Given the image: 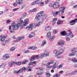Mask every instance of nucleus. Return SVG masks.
<instances>
[{
    "mask_svg": "<svg viewBox=\"0 0 77 77\" xmlns=\"http://www.w3.org/2000/svg\"><path fill=\"white\" fill-rule=\"evenodd\" d=\"M5 65L6 63H3L0 66V68H5Z\"/></svg>",
    "mask_w": 77,
    "mask_h": 77,
    "instance_id": "393cba45",
    "label": "nucleus"
},
{
    "mask_svg": "<svg viewBox=\"0 0 77 77\" xmlns=\"http://www.w3.org/2000/svg\"><path fill=\"white\" fill-rule=\"evenodd\" d=\"M28 60H25L24 61H23L22 62V64H23V65H24L25 64H26L28 62Z\"/></svg>",
    "mask_w": 77,
    "mask_h": 77,
    "instance_id": "bb28decb",
    "label": "nucleus"
},
{
    "mask_svg": "<svg viewBox=\"0 0 77 77\" xmlns=\"http://www.w3.org/2000/svg\"><path fill=\"white\" fill-rule=\"evenodd\" d=\"M33 27H34V24L31 23L28 26V30H32Z\"/></svg>",
    "mask_w": 77,
    "mask_h": 77,
    "instance_id": "f8f14e48",
    "label": "nucleus"
},
{
    "mask_svg": "<svg viewBox=\"0 0 77 77\" xmlns=\"http://www.w3.org/2000/svg\"><path fill=\"white\" fill-rule=\"evenodd\" d=\"M49 53H48L47 54H41L39 55V59H42L44 57L48 56Z\"/></svg>",
    "mask_w": 77,
    "mask_h": 77,
    "instance_id": "423d86ee",
    "label": "nucleus"
},
{
    "mask_svg": "<svg viewBox=\"0 0 77 77\" xmlns=\"http://www.w3.org/2000/svg\"><path fill=\"white\" fill-rule=\"evenodd\" d=\"M43 14V11H41L36 15L35 18V20H37V21H38V20H39L40 18H41V16Z\"/></svg>",
    "mask_w": 77,
    "mask_h": 77,
    "instance_id": "20e7f679",
    "label": "nucleus"
},
{
    "mask_svg": "<svg viewBox=\"0 0 77 77\" xmlns=\"http://www.w3.org/2000/svg\"><path fill=\"white\" fill-rule=\"evenodd\" d=\"M74 67H76V68H77V64H75L74 65Z\"/></svg>",
    "mask_w": 77,
    "mask_h": 77,
    "instance_id": "774afa93",
    "label": "nucleus"
},
{
    "mask_svg": "<svg viewBox=\"0 0 77 77\" xmlns=\"http://www.w3.org/2000/svg\"><path fill=\"white\" fill-rule=\"evenodd\" d=\"M64 51V50L61 49L59 51V52H59L58 53H60V54H61V53H63V52Z\"/></svg>",
    "mask_w": 77,
    "mask_h": 77,
    "instance_id": "c9c22d12",
    "label": "nucleus"
},
{
    "mask_svg": "<svg viewBox=\"0 0 77 77\" xmlns=\"http://www.w3.org/2000/svg\"><path fill=\"white\" fill-rule=\"evenodd\" d=\"M24 39V37H23V36L19 37L17 38L16 40H14V42H17L20 41Z\"/></svg>",
    "mask_w": 77,
    "mask_h": 77,
    "instance_id": "6e6552de",
    "label": "nucleus"
},
{
    "mask_svg": "<svg viewBox=\"0 0 77 77\" xmlns=\"http://www.w3.org/2000/svg\"><path fill=\"white\" fill-rule=\"evenodd\" d=\"M72 32H70L69 33H67L65 31H63L61 32V34L62 36H65V35H68L69 36L70 35H72Z\"/></svg>",
    "mask_w": 77,
    "mask_h": 77,
    "instance_id": "39448f33",
    "label": "nucleus"
},
{
    "mask_svg": "<svg viewBox=\"0 0 77 77\" xmlns=\"http://www.w3.org/2000/svg\"><path fill=\"white\" fill-rule=\"evenodd\" d=\"M57 20V18L53 19L52 21L53 23L54 24H56V21Z\"/></svg>",
    "mask_w": 77,
    "mask_h": 77,
    "instance_id": "a878e982",
    "label": "nucleus"
},
{
    "mask_svg": "<svg viewBox=\"0 0 77 77\" xmlns=\"http://www.w3.org/2000/svg\"><path fill=\"white\" fill-rule=\"evenodd\" d=\"M75 54H69V56H74L75 55Z\"/></svg>",
    "mask_w": 77,
    "mask_h": 77,
    "instance_id": "79ce46f5",
    "label": "nucleus"
},
{
    "mask_svg": "<svg viewBox=\"0 0 77 77\" xmlns=\"http://www.w3.org/2000/svg\"><path fill=\"white\" fill-rule=\"evenodd\" d=\"M13 72H14V74H18V71H17L14 70Z\"/></svg>",
    "mask_w": 77,
    "mask_h": 77,
    "instance_id": "3c124183",
    "label": "nucleus"
},
{
    "mask_svg": "<svg viewBox=\"0 0 77 77\" xmlns=\"http://www.w3.org/2000/svg\"><path fill=\"white\" fill-rule=\"evenodd\" d=\"M29 49H30V50H36L37 49V48L36 47L32 46L31 47H29Z\"/></svg>",
    "mask_w": 77,
    "mask_h": 77,
    "instance_id": "6ab92c4d",
    "label": "nucleus"
},
{
    "mask_svg": "<svg viewBox=\"0 0 77 77\" xmlns=\"http://www.w3.org/2000/svg\"><path fill=\"white\" fill-rule=\"evenodd\" d=\"M15 50V48L14 47H12L11 48V51H14Z\"/></svg>",
    "mask_w": 77,
    "mask_h": 77,
    "instance_id": "a19ab883",
    "label": "nucleus"
},
{
    "mask_svg": "<svg viewBox=\"0 0 77 77\" xmlns=\"http://www.w3.org/2000/svg\"><path fill=\"white\" fill-rule=\"evenodd\" d=\"M54 38H55V35H54L50 38L49 37V38H48V39H49L51 41H53L54 39Z\"/></svg>",
    "mask_w": 77,
    "mask_h": 77,
    "instance_id": "aec40b11",
    "label": "nucleus"
},
{
    "mask_svg": "<svg viewBox=\"0 0 77 77\" xmlns=\"http://www.w3.org/2000/svg\"><path fill=\"white\" fill-rule=\"evenodd\" d=\"M56 67H57V66H56L54 65H53V67L52 68V69H55L56 68Z\"/></svg>",
    "mask_w": 77,
    "mask_h": 77,
    "instance_id": "6e6d98bb",
    "label": "nucleus"
},
{
    "mask_svg": "<svg viewBox=\"0 0 77 77\" xmlns=\"http://www.w3.org/2000/svg\"><path fill=\"white\" fill-rule=\"evenodd\" d=\"M61 57H62V56H60L57 57V59H60V58H61Z\"/></svg>",
    "mask_w": 77,
    "mask_h": 77,
    "instance_id": "338daca9",
    "label": "nucleus"
},
{
    "mask_svg": "<svg viewBox=\"0 0 77 77\" xmlns=\"http://www.w3.org/2000/svg\"><path fill=\"white\" fill-rule=\"evenodd\" d=\"M17 72H18V74L19 73H21V72H23V70H22V69H19Z\"/></svg>",
    "mask_w": 77,
    "mask_h": 77,
    "instance_id": "ea45409f",
    "label": "nucleus"
},
{
    "mask_svg": "<svg viewBox=\"0 0 77 77\" xmlns=\"http://www.w3.org/2000/svg\"><path fill=\"white\" fill-rule=\"evenodd\" d=\"M36 11H37V9H36V8H34L32 10V11L33 12H36Z\"/></svg>",
    "mask_w": 77,
    "mask_h": 77,
    "instance_id": "864d4df0",
    "label": "nucleus"
},
{
    "mask_svg": "<svg viewBox=\"0 0 77 77\" xmlns=\"http://www.w3.org/2000/svg\"><path fill=\"white\" fill-rule=\"evenodd\" d=\"M23 0H16V2L19 5H22L23 4Z\"/></svg>",
    "mask_w": 77,
    "mask_h": 77,
    "instance_id": "2eb2a0df",
    "label": "nucleus"
},
{
    "mask_svg": "<svg viewBox=\"0 0 77 77\" xmlns=\"http://www.w3.org/2000/svg\"><path fill=\"white\" fill-rule=\"evenodd\" d=\"M54 63V61L52 60L49 62L47 63V65H46V66H49L50 64H52Z\"/></svg>",
    "mask_w": 77,
    "mask_h": 77,
    "instance_id": "f3484780",
    "label": "nucleus"
},
{
    "mask_svg": "<svg viewBox=\"0 0 77 77\" xmlns=\"http://www.w3.org/2000/svg\"><path fill=\"white\" fill-rule=\"evenodd\" d=\"M22 69V70L23 71V70L24 71H27V68H26L25 67H23L22 69Z\"/></svg>",
    "mask_w": 77,
    "mask_h": 77,
    "instance_id": "e433bc0d",
    "label": "nucleus"
},
{
    "mask_svg": "<svg viewBox=\"0 0 77 77\" xmlns=\"http://www.w3.org/2000/svg\"><path fill=\"white\" fill-rule=\"evenodd\" d=\"M25 7H26L25 5H23L22 6L21 9H23V8H24Z\"/></svg>",
    "mask_w": 77,
    "mask_h": 77,
    "instance_id": "603ef678",
    "label": "nucleus"
},
{
    "mask_svg": "<svg viewBox=\"0 0 77 77\" xmlns=\"http://www.w3.org/2000/svg\"><path fill=\"white\" fill-rule=\"evenodd\" d=\"M76 73H77V70L75 72H72L71 73V74L74 75V74H75Z\"/></svg>",
    "mask_w": 77,
    "mask_h": 77,
    "instance_id": "58836bf2",
    "label": "nucleus"
},
{
    "mask_svg": "<svg viewBox=\"0 0 77 77\" xmlns=\"http://www.w3.org/2000/svg\"><path fill=\"white\" fill-rule=\"evenodd\" d=\"M62 66H63V65H62V64H61L60 66H58V68H62Z\"/></svg>",
    "mask_w": 77,
    "mask_h": 77,
    "instance_id": "09e8293b",
    "label": "nucleus"
},
{
    "mask_svg": "<svg viewBox=\"0 0 77 77\" xmlns=\"http://www.w3.org/2000/svg\"><path fill=\"white\" fill-rule=\"evenodd\" d=\"M50 26H46V27H45V30H47V31H48V30H50Z\"/></svg>",
    "mask_w": 77,
    "mask_h": 77,
    "instance_id": "c756f323",
    "label": "nucleus"
},
{
    "mask_svg": "<svg viewBox=\"0 0 77 77\" xmlns=\"http://www.w3.org/2000/svg\"><path fill=\"white\" fill-rule=\"evenodd\" d=\"M46 42H46L45 41H43L42 42V43L41 45V47H44V45H45V44H46Z\"/></svg>",
    "mask_w": 77,
    "mask_h": 77,
    "instance_id": "7c9ffc66",
    "label": "nucleus"
},
{
    "mask_svg": "<svg viewBox=\"0 0 77 77\" xmlns=\"http://www.w3.org/2000/svg\"><path fill=\"white\" fill-rule=\"evenodd\" d=\"M32 62V64L34 65H35V64H36V63H37V62H36V61H34Z\"/></svg>",
    "mask_w": 77,
    "mask_h": 77,
    "instance_id": "8fccbe9b",
    "label": "nucleus"
},
{
    "mask_svg": "<svg viewBox=\"0 0 77 77\" xmlns=\"http://www.w3.org/2000/svg\"><path fill=\"white\" fill-rule=\"evenodd\" d=\"M19 28V25L18 24H16L15 23L13 22L11 24V26L9 27V29L10 32L11 33H14L15 31L17 30Z\"/></svg>",
    "mask_w": 77,
    "mask_h": 77,
    "instance_id": "f257e3e1",
    "label": "nucleus"
},
{
    "mask_svg": "<svg viewBox=\"0 0 77 77\" xmlns=\"http://www.w3.org/2000/svg\"><path fill=\"white\" fill-rule=\"evenodd\" d=\"M68 35H67L66 36V41H70V38L68 37Z\"/></svg>",
    "mask_w": 77,
    "mask_h": 77,
    "instance_id": "473e14b6",
    "label": "nucleus"
},
{
    "mask_svg": "<svg viewBox=\"0 0 77 77\" xmlns=\"http://www.w3.org/2000/svg\"><path fill=\"white\" fill-rule=\"evenodd\" d=\"M43 14H42V15L41 16V17H42V20L41 21L43 23L44 21V20L46 19L47 18V16H45V15H44V11H43Z\"/></svg>",
    "mask_w": 77,
    "mask_h": 77,
    "instance_id": "9d476101",
    "label": "nucleus"
},
{
    "mask_svg": "<svg viewBox=\"0 0 77 77\" xmlns=\"http://www.w3.org/2000/svg\"><path fill=\"white\" fill-rule=\"evenodd\" d=\"M33 35H29V38H32V37H33Z\"/></svg>",
    "mask_w": 77,
    "mask_h": 77,
    "instance_id": "680f3d73",
    "label": "nucleus"
},
{
    "mask_svg": "<svg viewBox=\"0 0 77 77\" xmlns=\"http://www.w3.org/2000/svg\"><path fill=\"white\" fill-rule=\"evenodd\" d=\"M29 52V50H27L26 51H25L24 52L25 53H27Z\"/></svg>",
    "mask_w": 77,
    "mask_h": 77,
    "instance_id": "5fc2aeb1",
    "label": "nucleus"
},
{
    "mask_svg": "<svg viewBox=\"0 0 77 77\" xmlns=\"http://www.w3.org/2000/svg\"><path fill=\"white\" fill-rule=\"evenodd\" d=\"M32 64L33 63H32V62L31 61L30 62H29L28 64L29 66H32Z\"/></svg>",
    "mask_w": 77,
    "mask_h": 77,
    "instance_id": "49530a36",
    "label": "nucleus"
},
{
    "mask_svg": "<svg viewBox=\"0 0 77 77\" xmlns=\"http://www.w3.org/2000/svg\"><path fill=\"white\" fill-rule=\"evenodd\" d=\"M28 21H29V19H26L25 20L24 24L22 26H21V29L24 28V26H26L27 25V24H28Z\"/></svg>",
    "mask_w": 77,
    "mask_h": 77,
    "instance_id": "0eeeda50",
    "label": "nucleus"
},
{
    "mask_svg": "<svg viewBox=\"0 0 77 77\" xmlns=\"http://www.w3.org/2000/svg\"><path fill=\"white\" fill-rule=\"evenodd\" d=\"M65 9V8L63 7H60L59 8L60 11H57L56 12L53 13V15L54 17H56L58 14H59L60 15H62L64 13V10Z\"/></svg>",
    "mask_w": 77,
    "mask_h": 77,
    "instance_id": "f03ea898",
    "label": "nucleus"
},
{
    "mask_svg": "<svg viewBox=\"0 0 77 77\" xmlns=\"http://www.w3.org/2000/svg\"><path fill=\"white\" fill-rule=\"evenodd\" d=\"M17 5H17V4L16 3H14V4H13V6H17Z\"/></svg>",
    "mask_w": 77,
    "mask_h": 77,
    "instance_id": "052dcab7",
    "label": "nucleus"
},
{
    "mask_svg": "<svg viewBox=\"0 0 77 77\" xmlns=\"http://www.w3.org/2000/svg\"><path fill=\"white\" fill-rule=\"evenodd\" d=\"M45 74H46V77H50V76H51V74L47 72H46Z\"/></svg>",
    "mask_w": 77,
    "mask_h": 77,
    "instance_id": "72a5a7b5",
    "label": "nucleus"
},
{
    "mask_svg": "<svg viewBox=\"0 0 77 77\" xmlns=\"http://www.w3.org/2000/svg\"><path fill=\"white\" fill-rule=\"evenodd\" d=\"M54 5V4L50 3L49 4V6H51V7H53Z\"/></svg>",
    "mask_w": 77,
    "mask_h": 77,
    "instance_id": "c03bdc74",
    "label": "nucleus"
},
{
    "mask_svg": "<svg viewBox=\"0 0 77 77\" xmlns=\"http://www.w3.org/2000/svg\"><path fill=\"white\" fill-rule=\"evenodd\" d=\"M18 9H19V8H14L13 9V11H17L18 10Z\"/></svg>",
    "mask_w": 77,
    "mask_h": 77,
    "instance_id": "de8ad7c7",
    "label": "nucleus"
},
{
    "mask_svg": "<svg viewBox=\"0 0 77 77\" xmlns=\"http://www.w3.org/2000/svg\"><path fill=\"white\" fill-rule=\"evenodd\" d=\"M32 68V67H30V66H28V71H31V68Z\"/></svg>",
    "mask_w": 77,
    "mask_h": 77,
    "instance_id": "4c0bfd02",
    "label": "nucleus"
},
{
    "mask_svg": "<svg viewBox=\"0 0 77 77\" xmlns=\"http://www.w3.org/2000/svg\"><path fill=\"white\" fill-rule=\"evenodd\" d=\"M77 20V19H75L72 20L70 22V24L71 25H74V24H75V22H76V21Z\"/></svg>",
    "mask_w": 77,
    "mask_h": 77,
    "instance_id": "dca6fc26",
    "label": "nucleus"
},
{
    "mask_svg": "<svg viewBox=\"0 0 77 77\" xmlns=\"http://www.w3.org/2000/svg\"><path fill=\"white\" fill-rule=\"evenodd\" d=\"M11 20H8L7 21V23H10V22H11Z\"/></svg>",
    "mask_w": 77,
    "mask_h": 77,
    "instance_id": "e2e57ef3",
    "label": "nucleus"
},
{
    "mask_svg": "<svg viewBox=\"0 0 77 77\" xmlns=\"http://www.w3.org/2000/svg\"><path fill=\"white\" fill-rule=\"evenodd\" d=\"M60 74L56 73V74L54 75V77H60Z\"/></svg>",
    "mask_w": 77,
    "mask_h": 77,
    "instance_id": "f704fd0d",
    "label": "nucleus"
},
{
    "mask_svg": "<svg viewBox=\"0 0 77 77\" xmlns=\"http://www.w3.org/2000/svg\"><path fill=\"white\" fill-rule=\"evenodd\" d=\"M10 57L8 54H6L4 55L2 59L3 60H6V59H8Z\"/></svg>",
    "mask_w": 77,
    "mask_h": 77,
    "instance_id": "9b49d317",
    "label": "nucleus"
},
{
    "mask_svg": "<svg viewBox=\"0 0 77 77\" xmlns=\"http://www.w3.org/2000/svg\"><path fill=\"white\" fill-rule=\"evenodd\" d=\"M51 36V32H49L47 33V38H50V36Z\"/></svg>",
    "mask_w": 77,
    "mask_h": 77,
    "instance_id": "5701e85b",
    "label": "nucleus"
},
{
    "mask_svg": "<svg viewBox=\"0 0 77 77\" xmlns=\"http://www.w3.org/2000/svg\"><path fill=\"white\" fill-rule=\"evenodd\" d=\"M43 0H36L35 2H33L32 4V5H36V4H38L40 6H42L44 5V3L43 2H42Z\"/></svg>",
    "mask_w": 77,
    "mask_h": 77,
    "instance_id": "7ed1b4c3",
    "label": "nucleus"
},
{
    "mask_svg": "<svg viewBox=\"0 0 77 77\" xmlns=\"http://www.w3.org/2000/svg\"><path fill=\"white\" fill-rule=\"evenodd\" d=\"M42 72H41V71L40 70H39L38 71H37V74L38 75H41L42 74Z\"/></svg>",
    "mask_w": 77,
    "mask_h": 77,
    "instance_id": "cd10ccee",
    "label": "nucleus"
},
{
    "mask_svg": "<svg viewBox=\"0 0 77 77\" xmlns=\"http://www.w3.org/2000/svg\"><path fill=\"white\" fill-rule=\"evenodd\" d=\"M27 16V14H26V13H24L23 14V16H22V17L23 18H24L25 17H26Z\"/></svg>",
    "mask_w": 77,
    "mask_h": 77,
    "instance_id": "37998d69",
    "label": "nucleus"
},
{
    "mask_svg": "<svg viewBox=\"0 0 77 77\" xmlns=\"http://www.w3.org/2000/svg\"><path fill=\"white\" fill-rule=\"evenodd\" d=\"M54 53L55 54L56 56H59V55H60V53L57 54V51L56 50H55L54 51Z\"/></svg>",
    "mask_w": 77,
    "mask_h": 77,
    "instance_id": "412c9836",
    "label": "nucleus"
},
{
    "mask_svg": "<svg viewBox=\"0 0 77 77\" xmlns=\"http://www.w3.org/2000/svg\"><path fill=\"white\" fill-rule=\"evenodd\" d=\"M53 32L54 33H57V31L56 29H54Z\"/></svg>",
    "mask_w": 77,
    "mask_h": 77,
    "instance_id": "4d7b16f0",
    "label": "nucleus"
},
{
    "mask_svg": "<svg viewBox=\"0 0 77 77\" xmlns=\"http://www.w3.org/2000/svg\"><path fill=\"white\" fill-rule=\"evenodd\" d=\"M76 52H77V48L73 49L72 51V53H74Z\"/></svg>",
    "mask_w": 77,
    "mask_h": 77,
    "instance_id": "b1692460",
    "label": "nucleus"
},
{
    "mask_svg": "<svg viewBox=\"0 0 77 77\" xmlns=\"http://www.w3.org/2000/svg\"><path fill=\"white\" fill-rule=\"evenodd\" d=\"M65 43V42L63 41V40H61L60 41V42H58L57 44L58 45H61V47H62L63 46V45H64V44Z\"/></svg>",
    "mask_w": 77,
    "mask_h": 77,
    "instance_id": "1a4fd4ad",
    "label": "nucleus"
},
{
    "mask_svg": "<svg viewBox=\"0 0 77 77\" xmlns=\"http://www.w3.org/2000/svg\"><path fill=\"white\" fill-rule=\"evenodd\" d=\"M43 22L42 21H41L39 23H37L36 24H35V23L34 24V28L36 27L37 26L38 27V26H39V25H40V24H41Z\"/></svg>",
    "mask_w": 77,
    "mask_h": 77,
    "instance_id": "ddd939ff",
    "label": "nucleus"
},
{
    "mask_svg": "<svg viewBox=\"0 0 77 77\" xmlns=\"http://www.w3.org/2000/svg\"><path fill=\"white\" fill-rule=\"evenodd\" d=\"M39 70H41L40 71H43V68H42L40 67L38 68Z\"/></svg>",
    "mask_w": 77,
    "mask_h": 77,
    "instance_id": "13d9d810",
    "label": "nucleus"
},
{
    "mask_svg": "<svg viewBox=\"0 0 77 77\" xmlns=\"http://www.w3.org/2000/svg\"><path fill=\"white\" fill-rule=\"evenodd\" d=\"M35 57H35H36L37 58H39V56L38 55H36L35 56H34Z\"/></svg>",
    "mask_w": 77,
    "mask_h": 77,
    "instance_id": "bf43d9fd",
    "label": "nucleus"
},
{
    "mask_svg": "<svg viewBox=\"0 0 77 77\" xmlns=\"http://www.w3.org/2000/svg\"><path fill=\"white\" fill-rule=\"evenodd\" d=\"M57 24L58 25L60 24V21H58L57 22Z\"/></svg>",
    "mask_w": 77,
    "mask_h": 77,
    "instance_id": "69168bd1",
    "label": "nucleus"
},
{
    "mask_svg": "<svg viewBox=\"0 0 77 77\" xmlns=\"http://www.w3.org/2000/svg\"><path fill=\"white\" fill-rule=\"evenodd\" d=\"M5 38H6V37L5 36H4L3 35L2 39H1V42H4L5 41Z\"/></svg>",
    "mask_w": 77,
    "mask_h": 77,
    "instance_id": "4be33fe9",
    "label": "nucleus"
},
{
    "mask_svg": "<svg viewBox=\"0 0 77 77\" xmlns=\"http://www.w3.org/2000/svg\"><path fill=\"white\" fill-rule=\"evenodd\" d=\"M8 65L9 67H12L13 65H14L13 64V61H10Z\"/></svg>",
    "mask_w": 77,
    "mask_h": 77,
    "instance_id": "a211bd4d",
    "label": "nucleus"
},
{
    "mask_svg": "<svg viewBox=\"0 0 77 77\" xmlns=\"http://www.w3.org/2000/svg\"><path fill=\"white\" fill-rule=\"evenodd\" d=\"M16 62H15V61H13V65H16Z\"/></svg>",
    "mask_w": 77,
    "mask_h": 77,
    "instance_id": "0e129e2a",
    "label": "nucleus"
},
{
    "mask_svg": "<svg viewBox=\"0 0 77 77\" xmlns=\"http://www.w3.org/2000/svg\"><path fill=\"white\" fill-rule=\"evenodd\" d=\"M10 41H11V39H8L5 41V43H6V42H10Z\"/></svg>",
    "mask_w": 77,
    "mask_h": 77,
    "instance_id": "a18cd8bd",
    "label": "nucleus"
},
{
    "mask_svg": "<svg viewBox=\"0 0 77 77\" xmlns=\"http://www.w3.org/2000/svg\"><path fill=\"white\" fill-rule=\"evenodd\" d=\"M59 6V3L58 2H55L54 4L53 8H57Z\"/></svg>",
    "mask_w": 77,
    "mask_h": 77,
    "instance_id": "4468645a",
    "label": "nucleus"
},
{
    "mask_svg": "<svg viewBox=\"0 0 77 77\" xmlns=\"http://www.w3.org/2000/svg\"><path fill=\"white\" fill-rule=\"evenodd\" d=\"M35 57L33 56L31 57V58L29 60L31 61H33V60H35Z\"/></svg>",
    "mask_w": 77,
    "mask_h": 77,
    "instance_id": "c85d7f7f",
    "label": "nucleus"
},
{
    "mask_svg": "<svg viewBox=\"0 0 77 77\" xmlns=\"http://www.w3.org/2000/svg\"><path fill=\"white\" fill-rule=\"evenodd\" d=\"M73 62H77V60L76 59V58L74 57L72 59V60Z\"/></svg>",
    "mask_w": 77,
    "mask_h": 77,
    "instance_id": "2f4dec72",
    "label": "nucleus"
}]
</instances>
